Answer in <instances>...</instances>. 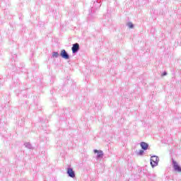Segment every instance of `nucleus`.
<instances>
[{
    "mask_svg": "<svg viewBox=\"0 0 181 181\" xmlns=\"http://www.w3.org/2000/svg\"><path fill=\"white\" fill-rule=\"evenodd\" d=\"M158 163H159V158L156 156H151V165L152 168H155V166H158Z\"/></svg>",
    "mask_w": 181,
    "mask_h": 181,
    "instance_id": "f257e3e1",
    "label": "nucleus"
},
{
    "mask_svg": "<svg viewBox=\"0 0 181 181\" xmlns=\"http://www.w3.org/2000/svg\"><path fill=\"white\" fill-rule=\"evenodd\" d=\"M173 165L174 170L175 172H178V173H181V167L177 165V162H176L175 160H173Z\"/></svg>",
    "mask_w": 181,
    "mask_h": 181,
    "instance_id": "f03ea898",
    "label": "nucleus"
},
{
    "mask_svg": "<svg viewBox=\"0 0 181 181\" xmlns=\"http://www.w3.org/2000/svg\"><path fill=\"white\" fill-rule=\"evenodd\" d=\"M80 49V45L78 43L74 44L72 46V52L76 53V52H78Z\"/></svg>",
    "mask_w": 181,
    "mask_h": 181,
    "instance_id": "7ed1b4c3",
    "label": "nucleus"
},
{
    "mask_svg": "<svg viewBox=\"0 0 181 181\" xmlns=\"http://www.w3.org/2000/svg\"><path fill=\"white\" fill-rule=\"evenodd\" d=\"M61 56L63 59H66V60L69 59V54L66 52V50L62 49L61 52Z\"/></svg>",
    "mask_w": 181,
    "mask_h": 181,
    "instance_id": "20e7f679",
    "label": "nucleus"
},
{
    "mask_svg": "<svg viewBox=\"0 0 181 181\" xmlns=\"http://www.w3.org/2000/svg\"><path fill=\"white\" fill-rule=\"evenodd\" d=\"M67 173L70 177H76V174H74V171L72 168H68Z\"/></svg>",
    "mask_w": 181,
    "mask_h": 181,
    "instance_id": "39448f33",
    "label": "nucleus"
},
{
    "mask_svg": "<svg viewBox=\"0 0 181 181\" xmlns=\"http://www.w3.org/2000/svg\"><path fill=\"white\" fill-rule=\"evenodd\" d=\"M148 144L145 143V142H141V147L144 150L146 151V149H148Z\"/></svg>",
    "mask_w": 181,
    "mask_h": 181,
    "instance_id": "423d86ee",
    "label": "nucleus"
},
{
    "mask_svg": "<svg viewBox=\"0 0 181 181\" xmlns=\"http://www.w3.org/2000/svg\"><path fill=\"white\" fill-rule=\"evenodd\" d=\"M95 153H98V157L101 158L103 156V152L100 151H99L98 150H94Z\"/></svg>",
    "mask_w": 181,
    "mask_h": 181,
    "instance_id": "0eeeda50",
    "label": "nucleus"
},
{
    "mask_svg": "<svg viewBox=\"0 0 181 181\" xmlns=\"http://www.w3.org/2000/svg\"><path fill=\"white\" fill-rule=\"evenodd\" d=\"M52 57H59V52H53Z\"/></svg>",
    "mask_w": 181,
    "mask_h": 181,
    "instance_id": "6e6552de",
    "label": "nucleus"
},
{
    "mask_svg": "<svg viewBox=\"0 0 181 181\" xmlns=\"http://www.w3.org/2000/svg\"><path fill=\"white\" fill-rule=\"evenodd\" d=\"M128 26L130 29H132L134 28V24H132V23H129Z\"/></svg>",
    "mask_w": 181,
    "mask_h": 181,
    "instance_id": "1a4fd4ad",
    "label": "nucleus"
},
{
    "mask_svg": "<svg viewBox=\"0 0 181 181\" xmlns=\"http://www.w3.org/2000/svg\"><path fill=\"white\" fill-rule=\"evenodd\" d=\"M139 155H144V150H141L139 153Z\"/></svg>",
    "mask_w": 181,
    "mask_h": 181,
    "instance_id": "9d476101",
    "label": "nucleus"
},
{
    "mask_svg": "<svg viewBox=\"0 0 181 181\" xmlns=\"http://www.w3.org/2000/svg\"><path fill=\"white\" fill-rule=\"evenodd\" d=\"M166 72H164L163 74V76H166Z\"/></svg>",
    "mask_w": 181,
    "mask_h": 181,
    "instance_id": "9b49d317",
    "label": "nucleus"
}]
</instances>
